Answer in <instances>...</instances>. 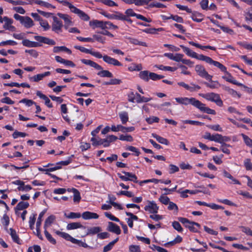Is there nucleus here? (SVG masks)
<instances>
[{"label": "nucleus", "mask_w": 252, "mask_h": 252, "mask_svg": "<svg viewBox=\"0 0 252 252\" xmlns=\"http://www.w3.org/2000/svg\"><path fill=\"white\" fill-rule=\"evenodd\" d=\"M61 51H64L67 53L68 54L70 55L72 53L71 50L67 48L66 47L64 46H55L53 48V52L54 53H59Z\"/></svg>", "instance_id": "nucleus-26"}, {"label": "nucleus", "mask_w": 252, "mask_h": 252, "mask_svg": "<svg viewBox=\"0 0 252 252\" xmlns=\"http://www.w3.org/2000/svg\"><path fill=\"white\" fill-rule=\"evenodd\" d=\"M40 25L43 28L44 31H47L50 28V26L46 20L42 19L39 22Z\"/></svg>", "instance_id": "nucleus-60"}, {"label": "nucleus", "mask_w": 252, "mask_h": 252, "mask_svg": "<svg viewBox=\"0 0 252 252\" xmlns=\"http://www.w3.org/2000/svg\"><path fill=\"white\" fill-rule=\"evenodd\" d=\"M36 95L39 97L41 99L45 101V104L48 108H52L53 105L51 102L50 99L44 94H42L40 91H37L36 93Z\"/></svg>", "instance_id": "nucleus-18"}, {"label": "nucleus", "mask_w": 252, "mask_h": 252, "mask_svg": "<svg viewBox=\"0 0 252 252\" xmlns=\"http://www.w3.org/2000/svg\"><path fill=\"white\" fill-rule=\"evenodd\" d=\"M53 20L52 31L57 33L61 32H62V29L63 27L62 21L56 16L53 17Z\"/></svg>", "instance_id": "nucleus-9"}, {"label": "nucleus", "mask_w": 252, "mask_h": 252, "mask_svg": "<svg viewBox=\"0 0 252 252\" xmlns=\"http://www.w3.org/2000/svg\"><path fill=\"white\" fill-rule=\"evenodd\" d=\"M12 183L14 185L19 186L17 188V189H18V191L27 192V191H30V190H31L32 189V187L30 185H25V182L21 180H17L16 181H13L12 182Z\"/></svg>", "instance_id": "nucleus-11"}, {"label": "nucleus", "mask_w": 252, "mask_h": 252, "mask_svg": "<svg viewBox=\"0 0 252 252\" xmlns=\"http://www.w3.org/2000/svg\"><path fill=\"white\" fill-rule=\"evenodd\" d=\"M99 1L110 7L118 6V4L112 0H99Z\"/></svg>", "instance_id": "nucleus-53"}, {"label": "nucleus", "mask_w": 252, "mask_h": 252, "mask_svg": "<svg viewBox=\"0 0 252 252\" xmlns=\"http://www.w3.org/2000/svg\"><path fill=\"white\" fill-rule=\"evenodd\" d=\"M122 13L118 11L115 12V14H110L106 12H103L101 14L109 19L121 20Z\"/></svg>", "instance_id": "nucleus-15"}, {"label": "nucleus", "mask_w": 252, "mask_h": 252, "mask_svg": "<svg viewBox=\"0 0 252 252\" xmlns=\"http://www.w3.org/2000/svg\"><path fill=\"white\" fill-rule=\"evenodd\" d=\"M129 43L134 45H140L144 47H147V45L145 42L139 41L138 39L133 38H129Z\"/></svg>", "instance_id": "nucleus-37"}, {"label": "nucleus", "mask_w": 252, "mask_h": 252, "mask_svg": "<svg viewBox=\"0 0 252 252\" xmlns=\"http://www.w3.org/2000/svg\"><path fill=\"white\" fill-rule=\"evenodd\" d=\"M36 214H32L29 218V225L31 229H32L36 220Z\"/></svg>", "instance_id": "nucleus-62"}, {"label": "nucleus", "mask_w": 252, "mask_h": 252, "mask_svg": "<svg viewBox=\"0 0 252 252\" xmlns=\"http://www.w3.org/2000/svg\"><path fill=\"white\" fill-rule=\"evenodd\" d=\"M149 73L147 70L141 71L139 74V77L143 80L148 82L150 79Z\"/></svg>", "instance_id": "nucleus-36"}, {"label": "nucleus", "mask_w": 252, "mask_h": 252, "mask_svg": "<svg viewBox=\"0 0 252 252\" xmlns=\"http://www.w3.org/2000/svg\"><path fill=\"white\" fill-rule=\"evenodd\" d=\"M207 87H209L211 89H215V88H218L219 87L221 86L219 82L218 81H213L212 80V82H211V83H209L206 82H204L203 83Z\"/></svg>", "instance_id": "nucleus-38"}, {"label": "nucleus", "mask_w": 252, "mask_h": 252, "mask_svg": "<svg viewBox=\"0 0 252 252\" xmlns=\"http://www.w3.org/2000/svg\"><path fill=\"white\" fill-rule=\"evenodd\" d=\"M156 67L159 69L164 71H169L173 72L177 69L176 67H171L169 66H164L163 65H157Z\"/></svg>", "instance_id": "nucleus-39"}, {"label": "nucleus", "mask_w": 252, "mask_h": 252, "mask_svg": "<svg viewBox=\"0 0 252 252\" xmlns=\"http://www.w3.org/2000/svg\"><path fill=\"white\" fill-rule=\"evenodd\" d=\"M28 134L25 132H20L17 130L15 131L12 134V137L14 139H16L19 137H25Z\"/></svg>", "instance_id": "nucleus-63"}, {"label": "nucleus", "mask_w": 252, "mask_h": 252, "mask_svg": "<svg viewBox=\"0 0 252 252\" xmlns=\"http://www.w3.org/2000/svg\"><path fill=\"white\" fill-rule=\"evenodd\" d=\"M100 71L97 73V75L101 77H108L112 78L113 77V74L107 70L99 69Z\"/></svg>", "instance_id": "nucleus-28"}, {"label": "nucleus", "mask_w": 252, "mask_h": 252, "mask_svg": "<svg viewBox=\"0 0 252 252\" xmlns=\"http://www.w3.org/2000/svg\"><path fill=\"white\" fill-rule=\"evenodd\" d=\"M3 21L5 22V23L3 26V28L4 29L7 30V28L12 24L13 21L12 19L8 18L7 16L3 17Z\"/></svg>", "instance_id": "nucleus-48"}, {"label": "nucleus", "mask_w": 252, "mask_h": 252, "mask_svg": "<svg viewBox=\"0 0 252 252\" xmlns=\"http://www.w3.org/2000/svg\"><path fill=\"white\" fill-rule=\"evenodd\" d=\"M29 203L28 202L23 201L19 202L15 207V213L17 214V211L23 210L28 208L29 207Z\"/></svg>", "instance_id": "nucleus-22"}, {"label": "nucleus", "mask_w": 252, "mask_h": 252, "mask_svg": "<svg viewBox=\"0 0 252 252\" xmlns=\"http://www.w3.org/2000/svg\"><path fill=\"white\" fill-rule=\"evenodd\" d=\"M214 62H216L219 64H215L214 63H210V64H213L214 66L219 68L222 72L226 73V75L223 76L222 78L226 80V81L231 83L233 84L236 85L238 86H242L243 85L238 82L237 80L234 79V77L231 75V74L227 71L226 67L223 65L222 64L220 63L219 62L214 61Z\"/></svg>", "instance_id": "nucleus-2"}, {"label": "nucleus", "mask_w": 252, "mask_h": 252, "mask_svg": "<svg viewBox=\"0 0 252 252\" xmlns=\"http://www.w3.org/2000/svg\"><path fill=\"white\" fill-rule=\"evenodd\" d=\"M178 220L180 222L183 224L185 227L186 228H188V227L191 225V222H192L190 221L189 219L183 217L178 218Z\"/></svg>", "instance_id": "nucleus-49"}, {"label": "nucleus", "mask_w": 252, "mask_h": 252, "mask_svg": "<svg viewBox=\"0 0 252 252\" xmlns=\"http://www.w3.org/2000/svg\"><path fill=\"white\" fill-rule=\"evenodd\" d=\"M177 84L179 86L184 87L185 89L191 92L197 91L201 89V87L199 85H195L193 83H190V85H191L192 86H189V85L186 84L184 82H178Z\"/></svg>", "instance_id": "nucleus-13"}, {"label": "nucleus", "mask_w": 252, "mask_h": 252, "mask_svg": "<svg viewBox=\"0 0 252 252\" xmlns=\"http://www.w3.org/2000/svg\"><path fill=\"white\" fill-rule=\"evenodd\" d=\"M172 225L174 229L178 231L179 232H182L183 231V229L181 226L180 223L177 221H174L172 222Z\"/></svg>", "instance_id": "nucleus-57"}, {"label": "nucleus", "mask_w": 252, "mask_h": 252, "mask_svg": "<svg viewBox=\"0 0 252 252\" xmlns=\"http://www.w3.org/2000/svg\"><path fill=\"white\" fill-rule=\"evenodd\" d=\"M148 204L144 207V210L151 214L158 213L159 207L154 201L147 200Z\"/></svg>", "instance_id": "nucleus-10"}, {"label": "nucleus", "mask_w": 252, "mask_h": 252, "mask_svg": "<svg viewBox=\"0 0 252 252\" xmlns=\"http://www.w3.org/2000/svg\"><path fill=\"white\" fill-rule=\"evenodd\" d=\"M119 139L122 141L132 142L133 140V137L130 135H124L121 134L119 136Z\"/></svg>", "instance_id": "nucleus-56"}, {"label": "nucleus", "mask_w": 252, "mask_h": 252, "mask_svg": "<svg viewBox=\"0 0 252 252\" xmlns=\"http://www.w3.org/2000/svg\"><path fill=\"white\" fill-rule=\"evenodd\" d=\"M244 166L247 171L252 170V162L251 159L249 158L245 159L244 160Z\"/></svg>", "instance_id": "nucleus-44"}, {"label": "nucleus", "mask_w": 252, "mask_h": 252, "mask_svg": "<svg viewBox=\"0 0 252 252\" xmlns=\"http://www.w3.org/2000/svg\"><path fill=\"white\" fill-rule=\"evenodd\" d=\"M78 228H85V227L81 224L80 222H71L67 224L66 229L67 230H73Z\"/></svg>", "instance_id": "nucleus-21"}, {"label": "nucleus", "mask_w": 252, "mask_h": 252, "mask_svg": "<svg viewBox=\"0 0 252 252\" xmlns=\"http://www.w3.org/2000/svg\"><path fill=\"white\" fill-rule=\"evenodd\" d=\"M101 231V228L99 226H94L88 229L86 235H95L98 234Z\"/></svg>", "instance_id": "nucleus-29"}, {"label": "nucleus", "mask_w": 252, "mask_h": 252, "mask_svg": "<svg viewBox=\"0 0 252 252\" xmlns=\"http://www.w3.org/2000/svg\"><path fill=\"white\" fill-rule=\"evenodd\" d=\"M1 221L3 225L5 227H7L9 225L10 220L8 216L6 214V212H5L3 215V217L1 219Z\"/></svg>", "instance_id": "nucleus-47"}, {"label": "nucleus", "mask_w": 252, "mask_h": 252, "mask_svg": "<svg viewBox=\"0 0 252 252\" xmlns=\"http://www.w3.org/2000/svg\"><path fill=\"white\" fill-rule=\"evenodd\" d=\"M222 136L221 134L216 133L215 134H212V141H215L219 143L222 142Z\"/></svg>", "instance_id": "nucleus-54"}, {"label": "nucleus", "mask_w": 252, "mask_h": 252, "mask_svg": "<svg viewBox=\"0 0 252 252\" xmlns=\"http://www.w3.org/2000/svg\"><path fill=\"white\" fill-rule=\"evenodd\" d=\"M221 87L223 90L226 91L229 94H231L233 97H235L237 96L238 98L241 97V95L238 94L236 91L230 88L229 87L222 85Z\"/></svg>", "instance_id": "nucleus-24"}, {"label": "nucleus", "mask_w": 252, "mask_h": 252, "mask_svg": "<svg viewBox=\"0 0 252 252\" xmlns=\"http://www.w3.org/2000/svg\"><path fill=\"white\" fill-rule=\"evenodd\" d=\"M119 117L121 119L122 123L124 125L128 121V115L127 112L123 111L119 113Z\"/></svg>", "instance_id": "nucleus-34"}, {"label": "nucleus", "mask_w": 252, "mask_h": 252, "mask_svg": "<svg viewBox=\"0 0 252 252\" xmlns=\"http://www.w3.org/2000/svg\"><path fill=\"white\" fill-rule=\"evenodd\" d=\"M34 2H35V3L37 4L40 5L42 6H44L45 7L48 8L55 7V6H53L51 4H50L48 2L41 0H35Z\"/></svg>", "instance_id": "nucleus-45"}, {"label": "nucleus", "mask_w": 252, "mask_h": 252, "mask_svg": "<svg viewBox=\"0 0 252 252\" xmlns=\"http://www.w3.org/2000/svg\"><path fill=\"white\" fill-rule=\"evenodd\" d=\"M34 39L37 42L31 41V47H36L41 46L40 43H44L49 45H55L56 43L52 39L40 35H35Z\"/></svg>", "instance_id": "nucleus-4"}, {"label": "nucleus", "mask_w": 252, "mask_h": 252, "mask_svg": "<svg viewBox=\"0 0 252 252\" xmlns=\"http://www.w3.org/2000/svg\"><path fill=\"white\" fill-rule=\"evenodd\" d=\"M146 121L148 124H152L154 123H158L159 119L156 116H152L146 119Z\"/></svg>", "instance_id": "nucleus-61"}, {"label": "nucleus", "mask_w": 252, "mask_h": 252, "mask_svg": "<svg viewBox=\"0 0 252 252\" xmlns=\"http://www.w3.org/2000/svg\"><path fill=\"white\" fill-rule=\"evenodd\" d=\"M9 230L10 231V235L13 242L18 244H21V240L19 238V236L17 234L16 230L12 228H10Z\"/></svg>", "instance_id": "nucleus-23"}, {"label": "nucleus", "mask_w": 252, "mask_h": 252, "mask_svg": "<svg viewBox=\"0 0 252 252\" xmlns=\"http://www.w3.org/2000/svg\"><path fill=\"white\" fill-rule=\"evenodd\" d=\"M164 77L163 75H158L154 72L149 73V78L153 81H157Z\"/></svg>", "instance_id": "nucleus-50"}, {"label": "nucleus", "mask_w": 252, "mask_h": 252, "mask_svg": "<svg viewBox=\"0 0 252 252\" xmlns=\"http://www.w3.org/2000/svg\"><path fill=\"white\" fill-rule=\"evenodd\" d=\"M119 27L117 25H114L112 22L110 21L104 22V30H117L118 29Z\"/></svg>", "instance_id": "nucleus-41"}, {"label": "nucleus", "mask_w": 252, "mask_h": 252, "mask_svg": "<svg viewBox=\"0 0 252 252\" xmlns=\"http://www.w3.org/2000/svg\"><path fill=\"white\" fill-rule=\"evenodd\" d=\"M81 62L85 64L86 65H89L94 68L95 69H96L97 70H99V69H102V67L101 65H99L97 63H96L91 60L83 59L81 60Z\"/></svg>", "instance_id": "nucleus-20"}, {"label": "nucleus", "mask_w": 252, "mask_h": 252, "mask_svg": "<svg viewBox=\"0 0 252 252\" xmlns=\"http://www.w3.org/2000/svg\"><path fill=\"white\" fill-rule=\"evenodd\" d=\"M183 123L184 124H190V125H196V126H203L204 125L203 123H202V122H200L199 121L189 120H184V121H183Z\"/></svg>", "instance_id": "nucleus-55"}, {"label": "nucleus", "mask_w": 252, "mask_h": 252, "mask_svg": "<svg viewBox=\"0 0 252 252\" xmlns=\"http://www.w3.org/2000/svg\"><path fill=\"white\" fill-rule=\"evenodd\" d=\"M241 136L243 137V140L245 144L247 146L252 148V139H251L248 136L243 133L241 134Z\"/></svg>", "instance_id": "nucleus-46"}, {"label": "nucleus", "mask_w": 252, "mask_h": 252, "mask_svg": "<svg viewBox=\"0 0 252 252\" xmlns=\"http://www.w3.org/2000/svg\"><path fill=\"white\" fill-rule=\"evenodd\" d=\"M117 194L118 195H125L128 197H133L134 196V194L133 192L126 190H121L120 191L118 192Z\"/></svg>", "instance_id": "nucleus-59"}, {"label": "nucleus", "mask_w": 252, "mask_h": 252, "mask_svg": "<svg viewBox=\"0 0 252 252\" xmlns=\"http://www.w3.org/2000/svg\"><path fill=\"white\" fill-rule=\"evenodd\" d=\"M152 136L155 138L159 143L162 144H164L165 145H168L169 144V142L168 141V140L165 138H163L156 133H152Z\"/></svg>", "instance_id": "nucleus-27"}, {"label": "nucleus", "mask_w": 252, "mask_h": 252, "mask_svg": "<svg viewBox=\"0 0 252 252\" xmlns=\"http://www.w3.org/2000/svg\"><path fill=\"white\" fill-rule=\"evenodd\" d=\"M56 220V217L51 215L49 216L45 220L44 224V230H47V228L50 227L51 224L54 222L55 220Z\"/></svg>", "instance_id": "nucleus-25"}, {"label": "nucleus", "mask_w": 252, "mask_h": 252, "mask_svg": "<svg viewBox=\"0 0 252 252\" xmlns=\"http://www.w3.org/2000/svg\"><path fill=\"white\" fill-rule=\"evenodd\" d=\"M159 201L163 204L167 205L169 204L170 201V199L167 196L161 195L159 198Z\"/></svg>", "instance_id": "nucleus-64"}, {"label": "nucleus", "mask_w": 252, "mask_h": 252, "mask_svg": "<svg viewBox=\"0 0 252 252\" xmlns=\"http://www.w3.org/2000/svg\"><path fill=\"white\" fill-rule=\"evenodd\" d=\"M195 70L197 74L202 78H204L210 82H212L213 76L208 74L204 67L200 64L196 65Z\"/></svg>", "instance_id": "nucleus-7"}, {"label": "nucleus", "mask_w": 252, "mask_h": 252, "mask_svg": "<svg viewBox=\"0 0 252 252\" xmlns=\"http://www.w3.org/2000/svg\"><path fill=\"white\" fill-rule=\"evenodd\" d=\"M103 60L109 64L118 66H121L123 65L122 63H121L118 60L106 55L103 56Z\"/></svg>", "instance_id": "nucleus-14"}, {"label": "nucleus", "mask_w": 252, "mask_h": 252, "mask_svg": "<svg viewBox=\"0 0 252 252\" xmlns=\"http://www.w3.org/2000/svg\"><path fill=\"white\" fill-rule=\"evenodd\" d=\"M175 6L180 10H185L189 13H191L190 18L193 21L200 23L203 20L204 15L203 14L196 11H192L190 8H188L187 6L182 5L180 4H176Z\"/></svg>", "instance_id": "nucleus-3"}, {"label": "nucleus", "mask_w": 252, "mask_h": 252, "mask_svg": "<svg viewBox=\"0 0 252 252\" xmlns=\"http://www.w3.org/2000/svg\"><path fill=\"white\" fill-rule=\"evenodd\" d=\"M122 83V81L121 79L114 78L111 79L108 82H104L102 83L103 85H120Z\"/></svg>", "instance_id": "nucleus-35"}, {"label": "nucleus", "mask_w": 252, "mask_h": 252, "mask_svg": "<svg viewBox=\"0 0 252 252\" xmlns=\"http://www.w3.org/2000/svg\"><path fill=\"white\" fill-rule=\"evenodd\" d=\"M23 25L27 29L30 28L34 26V23L32 20L28 16H25Z\"/></svg>", "instance_id": "nucleus-32"}, {"label": "nucleus", "mask_w": 252, "mask_h": 252, "mask_svg": "<svg viewBox=\"0 0 252 252\" xmlns=\"http://www.w3.org/2000/svg\"><path fill=\"white\" fill-rule=\"evenodd\" d=\"M81 216L82 215H81L80 213L70 212L68 214L64 213V216L66 218L70 219L80 218Z\"/></svg>", "instance_id": "nucleus-42"}, {"label": "nucleus", "mask_w": 252, "mask_h": 252, "mask_svg": "<svg viewBox=\"0 0 252 252\" xmlns=\"http://www.w3.org/2000/svg\"><path fill=\"white\" fill-rule=\"evenodd\" d=\"M196 108H198L200 111L206 113L208 114L215 115L216 112L215 110L212 109L206 106V105L198 100Z\"/></svg>", "instance_id": "nucleus-12"}, {"label": "nucleus", "mask_w": 252, "mask_h": 252, "mask_svg": "<svg viewBox=\"0 0 252 252\" xmlns=\"http://www.w3.org/2000/svg\"><path fill=\"white\" fill-rule=\"evenodd\" d=\"M119 237L116 238L115 239L110 242L108 244L104 247L103 252H108L111 250L119 240Z\"/></svg>", "instance_id": "nucleus-31"}, {"label": "nucleus", "mask_w": 252, "mask_h": 252, "mask_svg": "<svg viewBox=\"0 0 252 252\" xmlns=\"http://www.w3.org/2000/svg\"><path fill=\"white\" fill-rule=\"evenodd\" d=\"M201 96L209 101L216 103V104L220 107H221L223 105V101L221 99L220 95L218 94L209 93L206 94H202Z\"/></svg>", "instance_id": "nucleus-5"}, {"label": "nucleus", "mask_w": 252, "mask_h": 252, "mask_svg": "<svg viewBox=\"0 0 252 252\" xmlns=\"http://www.w3.org/2000/svg\"><path fill=\"white\" fill-rule=\"evenodd\" d=\"M142 69V66L141 64L132 63V65L128 67V71L131 72L133 71H140Z\"/></svg>", "instance_id": "nucleus-40"}, {"label": "nucleus", "mask_w": 252, "mask_h": 252, "mask_svg": "<svg viewBox=\"0 0 252 252\" xmlns=\"http://www.w3.org/2000/svg\"><path fill=\"white\" fill-rule=\"evenodd\" d=\"M89 25L92 27L93 29L96 28H100L101 29L104 30V22L98 20H93L90 21Z\"/></svg>", "instance_id": "nucleus-19"}, {"label": "nucleus", "mask_w": 252, "mask_h": 252, "mask_svg": "<svg viewBox=\"0 0 252 252\" xmlns=\"http://www.w3.org/2000/svg\"><path fill=\"white\" fill-rule=\"evenodd\" d=\"M73 193V201L75 203H79L81 199L80 193L79 190L75 188H72L71 190Z\"/></svg>", "instance_id": "nucleus-30"}, {"label": "nucleus", "mask_w": 252, "mask_h": 252, "mask_svg": "<svg viewBox=\"0 0 252 252\" xmlns=\"http://www.w3.org/2000/svg\"><path fill=\"white\" fill-rule=\"evenodd\" d=\"M162 30H163V29L161 28H158V29L149 28V29H145L143 30V32L145 33H149V34H156L157 33L158 31H161Z\"/></svg>", "instance_id": "nucleus-52"}, {"label": "nucleus", "mask_w": 252, "mask_h": 252, "mask_svg": "<svg viewBox=\"0 0 252 252\" xmlns=\"http://www.w3.org/2000/svg\"><path fill=\"white\" fill-rule=\"evenodd\" d=\"M122 172L125 174V175H122L120 173H117V176L119 178L123 181H132L135 183H138V180H137V177L135 174H133L131 172H126L125 171H122Z\"/></svg>", "instance_id": "nucleus-6"}, {"label": "nucleus", "mask_w": 252, "mask_h": 252, "mask_svg": "<svg viewBox=\"0 0 252 252\" xmlns=\"http://www.w3.org/2000/svg\"><path fill=\"white\" fill-rule=\"evenodd\" d=\"M44 234L48 241L52 244L55 245L56 240L52 236L47 230H44Z\"/></svg>", "instance_id": "nucleus-51"}, {"label": "nucleus", "mask_w": 252, "mask_h": 252, "mask_svg": "<svg viewBox=\"0 0 252 252\" xmlns=\"http://www.w3.org/2000/svg\"><path fill=\"white\" fill-rule=\"evenodd\" d=\"M107 230L114 233L117 235H119L121 233V230L120 227L116 223L112 222H109L107 227Z\"/></svg>", "instance_id": "nucleus-16"}, {"label": "nucleus", "mask_w": 252, "mask_h": 252, "mask_svg": "<svg viewBox=\"0 0 252 252\" xmlns=\"http://www.w3.org/2000/svg\"><path fill=\"white\" fill-rule=\"evenodd\" d=\"M175 99L179 104L185 105L191 104L195 107L198 100L194 97L189 98L187 97H176Z\"/></svg>", "instance_id": "nucleus-8"}, {"label": "nucleus", "mask_w": 252, "mask_h": 252, "mask_svg": "<svg viewBox=\"0 0 252 252\" xmlns=\"http://www.w3.org/2000/svg\"><path fill=\"white\" fill-rule=\"evenodd\" d=\"M81 216L82 218L85 220L97 219L99 218V215L97 214L90 211H86L83 212Z\"/></svg>", "instance_id": "nucleus-17"}, {"label": "nucleus", "mask_w": 252, "mask_h": 252, "mask_svg": "<svg viewBox=\"0 0 252 252\" xmlns=\"http://www.w3.org/2000/svg\"><path fill=\"white\" fill-rule=\"evenodd\" d=\"M126 150L133 152L134 154H132V155L138 157L140 154V152L139 151V149L132 146H127L126 148Z\"/></svg>", "instance_id": "nucleus-43"}, {"label": "nucleus", "mask_w": 252, "mask_h": 252, "mask_svg": "<svg viewBox=\"0 0 252 252\" xmlns=\"http://www.w3.org/2000/svg\"><path fill=\"white\" fill-rule=\"evenodd\" d=\"M58 15L62 19H63L65 25L64 28L65 29H67V26L71 23V21L68 18V16L66 14H63L62 13H58Z\"/></svg>", "instance_id": "nucleus-33"}, {"label": "nucleus", "mask_w": 252, "mask_h": 252, "mask_svg": "<svg viewBox=\"0 0 252 252\" xmlns=\"http://www.w3.org/2000/svg\"><path fill=\"white\" fill-rule=\"evenodd\" d=\"M180 46L183 49V51L186 53V54L189 57L195 58L200 61H204L209 64L214 63L216 65L219 64L216 62H214V61L209 57L206 56L202 54L198 55L196 53L192 51L189 48L183 45H181Z\"/></svg>", "instance_id": "nucleus-1"}, {"label": "nucleus", "mask_w": 252, "mask_h": 252, "mask_svg": "<svg viewBox=\"0 0 252 252\" xmlns=\"http://www.w3.org/2000/svg\"><path fill=\"white\" fill-rule=\"evenodd\" d=\"M149 7L150 8H153V7L165 8L166 6L165 5H164L161 3H159L157 1H154L153 2L150 3L149 4Z\"/></svg>", "instance_id": "nucleus-58"}]
</instances>
